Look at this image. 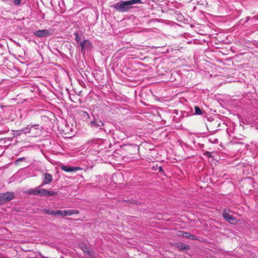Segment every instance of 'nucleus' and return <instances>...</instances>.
I'll return each mask as SVG.
<instances>
[{"label":"nucleus","mask_w":258,"mask_h":258,"mask_svg":"<svg viewBox=\"0 0 258 258\" xmlns=\"http://www.w3.org/2000/svg\"><path fill=\"white\" fill-rule=\"evenodd\" d=\"M195 113H201V110L198 107H195Z\"/></svg>","instance_id":"22"},{"label":"nucleus","mask_w":258,"mask_h":258,"mask_svg":"<svg viewBox=\"0 0 258 258\" xmlns=\"http://www.w3.org/2000/svg\"><path fill=\"white\" fill-rule=\"evenodd\" d=\"M102 143V140L101 139L93 140L87 143L86 146L88 148H90V150H94L95 151H98L100 145Z\"/></svg>","instance_id":"3"},{"label":"nucleus","mask_w":258,"mask_h":258,"mask_svg":"<svg viewBox=\"0 0 258 258\" xmlns=\"http://www.w3.org/2000/svg\"><path fill=\"white\" fill-rule=\"evenodd\" d=\"M39 186L35 189H31L27 191L29 195H39L40 196H44V189L40 188Z\"/></svg>","instance_id":"6"},{"label":"nucleus","mask_w":258,"mask_h":258,"mask_svg":"<svg viewBox=\"0 0 258 258\" xmlns=\"http://www.w3.org/2000/svg\"><path fill=\"white\" fill-rule=\"evenodd\" d=\"M14 198V195L11 192L0 194V205L4 204Z\"/></svg>","instance_id":"4"},{"label":"nucleus","mask_w":258,"mask_h":258,"mask_svg":"<svg viewBox=\"0 0 258 258\" xmlns=\"http://www.w3.org/2000/svg\"><path fill=\"white\" fill-rule=\"evenodd\" d=\"M52 176L48 173H45L43 174V181L42 183L39 185V187H42L45 184H48L51 183L52 181Z\"/></svg>","instance_id":"8"},{"label":"nucleus","mask_w":258,"mask_h":258,"mask_svg":"<svg viewBox=\"0 0 258 258\" xmlns=\"http://www.w3.org/2000/svg\"><path fill=\"white\" fill-rule=\"evenodd\" d=\"M25 159V158L24 157H21V158H18L16 161H15V163H16V164H18V162L19 161H23Z\"/></svg>","instance_id":"20"},{"label":"nucleus","mask_w":258,"mask_h":258,"mask_svg":"<svg viewBox=\"0 0 258 258\" xmlns=\"http://www.w3.org/2000/svg\"><path fill=\"white\" fill-rule=\"evenodd\" d=\"M74 35L76 36V38H75L76 41L77 42L80 41L81 40V37L79 36L78 33L77 32H75Z\"/></svg>","instance_id":"19"},{"label":"nucleus","mask_w":258,"mask_h":258,"mask_svg":"<svg viewBox=\"0 0 258 258\" xmlns=\"http://www.w3.org/2000/svg\"><path fill=\"white\" fill-rule=\"evenodd\" d=\"M189 239L195 240V239H197V237L196 236L190 234Z\"/></svg>","instance_id":"24"},{"label":"nucleus","mask_w":258,"mask_h":258,"mask_svg":"<svg viewBox=\"0 0 258 258\" xmlns=\"http://www.w3.org/2000/svg\"><path fill=\"white\" fill-rule=\"evenodd\" d=\"M55 211L54 210H51L49 209H43L41 210V212L45 214L49 215H55Z\"/></svg>","instance_id":"15"},{"label":"nucleus","mask_w":258,"mask_h":258,"mask_svg":"<svg viewBox=\"0 0 258 258\" xmlns=\"http://www.w3.org/2000/svg\"><path fill=\"white\" fill-rule=\"evenodd\" d=\"M14 3L16 5H19L21 4V0H13Z\"/></svg>","instance_id":"21"},{"label":"nucleus","mask_w":258,"mask_h":258,"mask_svg":"<svg viewBox=\"0 0 258 258\" xmlns=\"http://www.w3.org/2000/svg\"><path fill=\"white\" fill-rule=\"evenodd\" d=\"M20 118H21V119H22V118H23L22 114H21V115H20Z\"/></svg>","instance_id":"28"},{"label":"nucleus","mask_w":258,"mask_h":258,"mask_svg":"<svg viewBox=\"0 0 258 258\" xmlns=\"http://www.w3.org/2000/svg\"><path fill=\"white\" fill-rule=\"evenodd\" d=\"M81 51L84 53L86 49H90L92 47L91 42L88 40H85L80 42Z\"/></svg>","instance_id":"7"},{"label":"nucleus","mask_w":258,"mask_h":258,"mask_svg":"<svg viewBox=\"0 0 258 258\" xmlns=\"http://www.w3.org/2000/svg\"><path fill=\"white\" fill-rule=\"evenodd\" d=\"M1 122V120H0V122Z\"/></svg>","instance_id":"31"},{"label":"nucleus","mask_w":258,"mask_h":258,"mask_svg":"<svg viewBox=\"0 0 258 258\" xmlns=\"http://www.w3.org/2000/svg\"><path fill=\"white\" fill-rule=\"evenodd\" d=\"M0 258H1V257H0Z\"/></svg>","instance_id":"32"},{"label":"nucleus","mask_w":258,"mask_h":258,"mask_svg":"<svg viewBox=\"0 0 258 258\" xmlns=\"http://www.w3.org/2000/svg\"><path fill=\"white\" fill-rule=\"evenodd\" d=\"M190 233L188 232H184L182 233V236L183 237L186 238H189Z\"/></svg>","instance_id":"18"},{"label":"nucleus","mask_w":258,"mask_h":258,"mask_svg":"<svg viewBox=\"0 0 258 258\" xmlns=\"http://www.w3.org/2000/svg\"><path fill=\"white\" fill-rule=\"evenodd\" d=\"M204 155H205L206 156L209 157H211V153L209 152H206L205 153H204Z\"/></svg>","instance_id":"26"},{"label":"nucleus","mask_w":258,"mask_h":258,"mask_svg":"<svg viewBox=\"0 0 258 258\" xmlns=\"http://www.w3.org/2000/svg\"><path fill=\"white\" fill-rule=\"evenodd\" d=\"M56 195H57V192L56 191L44 189V196L45 197L54 196Z\"/></svg>","instance_id":"14"},{"label":"nucleus","mask_w":258,"mask_h":258,"mask_svg":"<svg viewBox=\"0 0 258 258\" xmlns=\"http://www.w3.org/2000/svg\"><path fill=\"white\" fill-rule=\"evenodd\" d=\"M205 114L204 117H206L209 121L211 122L214 120V118L212 117V116L211 115V114Z\"/></svg>","instance_id":"16"},{"label":"nucleus","mask_w":258,"mask_h":258,"mask_svg":"<svg viewBox=\"0 0 258 258\" xmlns=\"http://www.w3.org/2000/svg\"><path fill=\"white\" fill-rule=\"evenodd\" d=\"M79 211L76 210H64L63 215L64 217L67 216H71L74 214L79 213Z\"/></svg>","instance_id":"12"},{"label":"nucleus","mask_w":258,"mask_h":258,"mask_svg":"<svg viewBox=\"0 0 258 258\" xmlns=\"http://www.w3.org/2000/svg\"><path fill=\"white\" fill-rule=\"evenodd\" d=\"M177 247L181 250H188L189 249V245L182 242L178 243Z\"/></svg>","instance_id":"13"},{"label":"nucleus","mask_w":258,"mask_h":258,"mask_svg":"<svg viewBox=\"0 0 258 258\" xmlns=\"http://www.w3.org/2000/svg\"><path fill=\"white\" fill-rule=\"evenodd\" d=\"M159 172H162L163 171V169L162 168V167H160L159 168Z\"/></svg>","instance_id":"27"},{"label":"nucleus","mask_w":258,"mask_h":258,"mask_svg":"<svg viewBox=\"0 0 258 258\" xmlns=\"http://www.w3.org/2000/svg\"><path fill=\"white\" fill-rule=\"evenodd\" d=\"M60 168L63 171L68 172H76L78 170H81L82 169L81 167H70L66 165H63L60 167Z\"/></svg>","instance_id":"10"},{"label":"nucleus","mask_w":258,"mask_h":258,"mask_svg":"<svg viewBox=\"0 0 258 258\" xmlns=\"http://www.w3.org/2000/svg\"><path fill=\"white\" fill-rule=\"evenodd\" d=\"M82 250L84 252L89 253L90 251H89L88 248H87L86 247H84V248H82Z\"/></svg>","instance_id":"25"},{"label":"nucleus","mask_w":258,"mask_h":258,"mask_svg":"<svg viewBox=\"0 0 258 258\" xmlns=\"http://www.w3.org/2000/svg\"><path fill=\"white\" fill-rule=\"evenodd\" d=\"M34 34L38 37H43L46 36H49L51 34L49 30H38L34 32Z\"/></svg>","instance_id":"9"},{"label":"nucleus","mask_w":258,"mask_h":258,"mask_svg":"<svg viewBox=\"0 0 258 258\" xmlns=\"http://www.w3.org/2000/svg\"><path fill=\"white\" fill-rule=\"evenodd\" d=\"M223 216L226 220L231 224H234L236 222V219L226 211H224L223 213Z\"/></svg>","instance_id":"11"},{"label":"nucleus","mask_w":258,"mask_h":258,"mask_svg":"<svg viewBox=\"0 0 258 258\" xmlns=\"http://www.w3.org/2000/svg\"><path fill=\"white\" fill-rule=\"evenodd\" d=\"M39 124L28 125L26 127L20 130L22 134H27L30 133L33 130L39 131Z\"/></svg>","instance_id":"5"},{"label":"nucleus","mask_w":258,"mask_h":258,"mask_svg":"<svg viewBox=\"0 0 258 258\" xmlns=\"http://www.w3.org/2000/svg\"><path fill=\"white\" fill-rule=\"evenodd\" d=\"M22 133L20 131V130H18L15 131V136H19Z\"/></svg>","instance_id":"23"},{"label":"nucleus","mask_w":258,"mask_h":258,"mask_svg":"<svg viewBox=\"0 0 258 258\" xmlns=\"http://www.w3.org/2000/svg\"><path fill=\"white\" fill-rule=\"evenodd\" d=\"M196 115H198V113H196Z\"/></svg>","instance_id":"30"},{"label":"nucleus","mask_w":258,"mask_h":258,"mask_svg":"<svg viewBox=\"0 0 258 258\" xmlns=\"http://www.w3.org/2000/svg\"><path fill=\"white\" fill-rule=\"evenodd\" d=\"M141 0H129L126 1H121L115 3L112 7L116 11L124 12L133 8V5L137 4H142Z\"/></svg>","instance_id":"1"},{"label":"nucleus","mask_w":258,"mask_h":258,"mask_svg":"<svg viewBox=\"0 0 258 258\" xmlns=\"http://www.w3.org/2000/svg\"><path fill=\"white\" fill-rule=\"evenodd\" d=\"M87 117V121L93 127H101L104 125L103 122L99 117V114H84V118Z\"/></svg>","instance_id":"2"},{"label":"nucleus","mask_w":258,"mask_h":258,"mask_svg":"<svg viewBox=\"0 0 258 258\" xmlns=\"http://www.w3.org/2000/svg\"><path fill=\"white\" fill-rule=\"evenodd\" d=\"M249 19V18H247V20H246V21L247 22L248 21V20Z\"/></svg>","instance_id":"29"},{"label":"nucleus","mask_w":258,"mask_h":258,"mask_svg":"<svg viewBox=\"0 0 258 258\" xmlns=\"http://www.w3.org/2000/svg\"><path fill=\"white\" fill-rule=\"evenodd\" d=\"M63 213H64V211H62L60 210H55V216L59 215V216H61V217H64Z\"/></svg>","instance_id":"17"}]
</instances>
